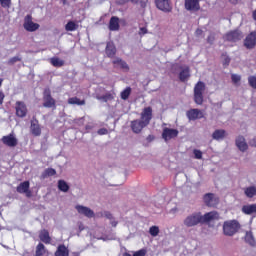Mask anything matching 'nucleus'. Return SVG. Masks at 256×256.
<instances>
[{"mask_svg": "<svg viewBox=\"0 0 256 256\" xmlns=\"http://www.w3.org/2000/svg\"><path fill=\"white\" fill-rule=\"evenodd\" d=\"M242 213H245V215H252V213H256V204L243 206Z\"/></svg>", "mask_w": 256, "mask_h": 256, "instance_id": "nucleus-27", "label": "nucleus"}, {"mask_svg": "<svg viewBox=\"0 0 256 256\" xmlns=\"http://www.w3.org/2000/svg\"><path fill=\"white\" fill-rule=\"evenodd\" d=\"M217 219H219V213L217 211L208 212L202 215V223L217 221Z\"/></svg>", "mask_w": 256, "mask_h": 256, "instance_id": "nucleus-19", "label": "nucleus"}, {"mask_svg": "<svg viewBox=\"0 0 256 256\" xmlns=\"http://www.w3.org/2000/svg\"><path fill=\"white\" fill-rule=\"evenodd\" d=\"M17 193H25L26 197H31V192L29 191V181H24L20 183L16 188Z\"/></svg>", "mask_w": 256, "mask_h": 256, "instance_id": "nucleus-18", "label": "nucleus"}, {"mask_svg": "<svg viewBox=\"0 0 256 256\" xmlns=\"http://www.w3.org/2000/svg\"><path fill=\"white\" fill-rule=\"evenodd\" d=\"M129 1H130V3H132L133 5H139V0H126L125 1V3H129Z\"/></svg>", "mask_w": 256, "mask_h": 256, "instance_id": "nucleus-50", "label": "nucleus"}, {"mask_svg": "<svg viewBox=\"0 0 256 256\" xmlns=\"http://www.w3.org/2000/svg\"><path fill=\"white\" fill-rule=\"evenodd\" d=\"M244 193L246 197H248L249 199H253V197L256 196V186H249L245 188Z\"/></svg>", "mask_w": 256, "mask_h": 256, "instance_id": "nucleus-28", "label": "nucleus"}, {"mask_svg": "<svg viewBox=\"0 0 256 256\" xmlns=\"http://www.w3.org/2000/svg\"><path fill=\"white\" fill-rule=\"evenodd\" d=\"M79 121H80V123H83V118H81Z\"/></svg>", "mask_w": 256, "mask_h": 256, "instance_id": "nucleus-60", "label": "nucleus"}, {"mask_svg": "<svg viewBox=\"0 0 256 256\" xmlns=\"http://www.w3.org/2000/svg\"><path fill=\"white\" fill-rule=\"evenodd\" d=\"M55 256H69V248L65 245H59L55 252Z\"/></svg>", "mask_w": 256, "mask_h": 256, "instance_id": "nucleus-26", "label": "nucleus"}, {"mask_svg": "<svg viewBox=\"0 0 256 256\" xmlns=\"http://www.w3.org/2000/svg\"><path fill=\"white\" fill-rule=\"evenodd\" d=\"M193 153L195 159H203V152H201V150L194 149Z\"/></svg>", "mask_w": 256, "mask_h": 256, "instance_id": "nucleus-41", "label": "nucleus"}, {"mask_svg": "<svg viewBox=\"0 0 256 256\" xmlns=\"http://www.w3.org/2000/svg\"><path fill=\"white\" fill-rule=\"evenodd\" d=\"M69 105H85V100H80L77 97H72L68 100Z\"/></svg>", "mask_w": 256, "mask_h": 256, "instance_id": "nucleus-34", "label": "nucleus"}, {"mask_svg": "<svg viewBox=\"0 0 256 256\" xmlns=\"http://www.w3.org/2000/svg\"><path fill=\"white\" fill-rule=\"evenodd\" d=\"M129 95H131V87H127L121 92V99L126 101V99H129Z\"/></svg>", "mask_w": 256, "mask_h": 256, "instance_id": "nucleus-37", "label": "nucleus"}, {"mask_svg": "<svg viewBox=\"0 0 256 256\" xmlns=\"http://www.w3.org/2000/svg\"><path fill=\"white\" fill-rule=\"evenodd\" d=\"M78 228H79V231H83V229H85V227L83 226V223H79Z\"/></svg>", "mask_w": 256, "mask_h": 256, "instance_id": "nucleus-55", "label": "nucleus"}, {"mask_svg": "<svg viewBox=\"0 0 256 256\" xmlns=\"http://www.w3.org/2000/svg\"><path fill=\"white\" fill-rule=\"evenodd\" d=\"M96 99H98V101H102V103H107V101H111V99H113V94L106 93L102 96H96Z\"/></svg>", "mask_w": 256, "mask_h": 256, "instance_id": "nucleus-32", "label": "nucleus"}, {"mask_svg": "<svg viewBox=\"0 0 256 256\" xmlns=\"http://www.w3.org/2000/svg\"><path fill=\"white\" fill-rule=\"evenodd\" d=\"M222 59H223V65H229V63L231 62V59L227 55H223Z\"/></svg>", "mask_w": 256, "mask_h": 256, "instance_id": "nucleus-45", "label": "nucleus"}, {"mask_svg": "<svg viewBox=\"0 0 256 256\" xmlns=\"http://www.w3.org/2000/svg\"><path fill=\"white\" fill-rule=\"evenodd\" d=\"M50 62L53 67H63V65H65V61L61 60L58 57L51 58Z\"/></svg>", "mask_w": 256, "mask_h": 256, "instance_id": "nucleus-30", "label": "nucleus"}, {"mask_svg": "<svg viewBox=\"0 0 256 256\" xmlns=\"http://www.w3.org/2000/svg\"><path fill=\"white\" fill-rule=\"evenodd\" d=\"M170 213H177V207L170 210Z\"/></svg>", "mask_w": 256, "mask_h": 256, "instance_id": "nucleus-57", "label": "nucleus"}, {"mask_svg": "<svg viewBox=\"0 0 256 256\" xmlns=\"http://www.w3.org/2000/svg\"><path fill=\"white\" fill-rule=\"evenodd\" d=\"M47 250H45V245L43 243H39L36 247V255L35 256H43L44 253H46Z\"/></svg>", "mask_w": 256, "mask_h": 256, "instance_id": "nucleus-36", "label": "nucleus"}, {"mask_svg": "<svg viewBox=\"0 0 256 256\" xmlns=\"http://www.w3.org/2000/svg\"><path fill=\"white\" fill-rule=\"evenodd\" d=\"M155 5L157 9L163 13H171V11H173L171 0H155Z\"/></svg>", "mask_w": 256, "mask_h": 256, "instance_id": "nucleus-6", "label": "nucleus"}, {"mask_svg": "<svg viewBox=\"0 0 256 256\" xmlns=\"http://www.w3.org/2000/svg\"><path fill=\"white\" fill-rule=\"evenodd\" d=\"M14 109L16 111V115L23 119V117H27V105L23 101H17L15 103Z\"/></svg>", "mask_w": 256, "mask_h": 256, "instance_id": "nucleus-8", "label": "nucleus"}, {"mask_svg": "<svg viewBox=\"0 0 256 256\" xmlns=\"http://www.w3.org/2000/svg\"><path fill=\"white\" fill-rule=\"evenodd\" d=\"M75 209L80 215H84V217H88V219L95 217V212H93V210L87 206L76 205Z\"/></svg>", "mask_w": 256, "mask_h": 256, "instance_id": "nucleus-10", "label": "nucleus"}, {"mask_svg": "<svg viewBox=\"0 0 256 256\" xmlns=\"http://www.w3.org/2000/svg\"><path fill=\"white\" fill-rule=\"evenodd\" d=\"M245 241L249 245H255V238L253 237V232H246Z\"/></svg>", "mask_w": 256, "mask_h": 256, "instance_id": "nucleus-35", "label": "nucleus"}, {"mask_svg": "<svg viewBox=\"0 0 256 256\" xmlns=\"http://www.w3.org/2000/svg\"><path fill=\"white\" fill-rule=\"evenodd\" d=\"M199 223H203V215L200 212L192 213L183 220L184 227L188 228L197 227Z\"/></svg>", "mask_w": 256, "mask_h": 256, "instance_id": "nucleus-3", "label": "nucleus"}, {"mask_svg": "<svg viewBox=\"0 0 256 256\" xmlns=\"http://www.w3.org/2000/svg\"><path fill=\"white\" fill-rule=\"evenodd\" d=\"M243 34L239 30L230 31L224 36V41H241Z\"/></svg>", "mask_w": 256, "mask_h": 256, "instance_id": "nucleus-11", "label": "nucleus"}, {"mask_svg": "<svg viewBox=\"0 0 256 256\" xmlns=\"http://www.w3.org/2000/svg\"><path fill=\"white\" fill-rule=\"evenodd\" d=\"M244 45L247 49H253V47H255V45H256V32H252L246 37V39L244 41Z\"/></svg>", "mask_w": 256, "mask_h": 256, "instance_id": "nucleus-16", "label": "nucleus"}, {"mask_svg": "<svg viewBox=\"0 0 256 256\" xmlns=\"http://www.w3.org/2000/svg\"><path fill=\"white\" fill-rule=\"evenodd\" d=\"M30 129L32 135H35L36 137H39V135H41V126H39V121H37V119H33L31 121Z\"/></svg>", "mask_w": 256, "mask_h": 256, "instance_id": "nucleus-21", "label": "nucleus"}, {"mask_svg": "<svg viewBox=\"0 0 256 256\" xmlns=\"http://www.w3.org/2000/svg\"><path fill=\"white\" fill-rule=\"evenodd\" d=\"M147 0H141L140 1V7H142L143 9H145V7H147Z\"/></svg>", "mask_w": 256, "mask_h": 256, "instance_id": "nucleus-49", "label": "nucleus"}, {"mask_svg": "<svg viewBox=\"0 0 256 256\" xmlns=\"http://www.w3.org/2000/svg\"><path fill=\"white\" fill-rule=\"evenodd\" d=\"M111 225H112V227H117V221L112 220V221H111Z\"/></svg>", "mask_w": 256, "mask_h": 256, "instance_id": "nucleus-56", "label": "nucleus"}, {"mask_svg": "<svg viewBox=\"0 0 256 256\" xmlns=\"http://www.w3.org/2000/svg\"><path fill=\"white\" fill-rule=\"evenodd\" d=\"M117 53V48L113 42H108L106 45V55L107 57L113 58Z\"/></svg>", "mask_w": 256, "mask_h": 256, "instance_id": "nucleus-23", "label": "nucleus"}, {"mask_svg": "<svg viewBox=\"0 0 256 256\" xmlns=\"http://www.w3.org/2000/svg\"><path fill=\"white\" fill-rule=\"evenodd\" d=\"M18 61H21V57L14 56L8 61V63L9 65H15V63H17Z\"/></svg>", "mask_w": 256, "mask_h": 256, "instance_id": "nucleus-42", "label": "nucleus"}, {"mask_svg": "<svg viewBox=\"0 0 256 256\" xmlns=\"http://www.w3.org/2000/svg\"><path fill=\"white\" fill-rule=\"evenodd\" d=\"M153 119V109L151 107H146L142 110L140 114V119L131 121L130 127L133 133L139 134L151 123Z\"/></svg>", "mask_w": 256, "mask_h": 256, "instance_id": "nucleus-1", "label": "nucleus"}, {"mask_svg": "<svg viewBox=\"0 0 256 256\" xmlns=\"http://www.w3.org/2000/svg\"><path fill=\"white\" fill-rule=\"evenodd\" d=\"M241 225L237 220H228L223 223V233L226 237H233L239 231Z\"/></svg>", "mask_w": 256, "mask_h": 256, "instance_id": "nucleus-2", "label": "nucleus"}, {"mask_svg": "<svg viewBox=\"0 0 256 256\" xmlns=\"http://www.w3.org/2000/svg\"><path fill=\"white\" fill-rule=\"evenodd\" d=\"M1 7H11V0H0Z\"/></svg>", "mask_w": 256, "mask_h": 256, "instance_id": "nucleus-43", "label": "nucleus"}, {"mask_svg": "<svg viewBox=\"0 0 256 256\" xmlns=\"http://www.w3.org/2000/svg\"><path fill=\"white\" fill-rule=\"evenodd\" d=\"M232 3H237V0H230Z\"/></svg>", "mask_w": 256, "mask_h": 256, "instance_id": "nucleus-59", "label": "nucleus"}, {"mask_svg": "<svg viewBox=\"0 0 256 256\" xmlns=\"http://www.w3.org/2000/svg\"><path fill=\"white\" fill-rule=\"evenodd\" d=\"M225 137H227V131L223 129H217L212 133V139H214V141H223Z\"/></svg>", "mask_w": 256, "mask_h": 256, "instance_id": "nucleus-22", "label": "nucleus"}, {"mask_svg": "<svg viewBox=\"0 0 256 256\" xmlns=\"http://www.w3.org/2000/svg\"><path fill=\"white\" fill-rule=\"evenodd\" d=\"M250 145L251 147H256V138H253L252 140H250Z\"/></svg>", "mask_w": 256, "mask_h": 256, "instance_id": "nucleus-53", "label": "nucleus"}, {"mask_svg": "<svg viewBox=\"0 0 256 256\" xmlns=\"http://www.w3.org/2000/svg\"><path fill=\"white\" fill-rule=\"evenodd\" d=\"M1 85H3V79L2 78H0V87H1Z\"/></svg>", "mask_w": 256, "mask_h": 256, "instance_id": "nucleus-58", "label": "nucleus"}, {"mask_svg": "<svg viewBox=\"0 0 256 256\" xmlns=\"http://www.w3.org/2000/svg\"><path fill=\"white\" fill-rule=\"evenodd\" d=\"M108 27L110 31H119V17L112 16Z\"/></svg>", "mask_w": 256, "mask_h": 256, "instance_id": "nucleus-24", "label": "nucleus"}, {"mask_svg": "<svg viewBox=\"0 0 256 256\" xmlns=\"http://www.w3.org/2000/svg\"><path fill=\"white\" fill-rule=\"evenodd\" d=\"M104 215L107 217V219H113V215H111L109 212H105Z\"/></svg>", "mask_w": 256, "mask_h": 256, "instance_id": "nucleus-54", "label": "nucleus"}, {"mask_svg": "<svg viewBox=\"0 0 256 256\" xmlns=\"http://www.w3.org/2000/svg\"><path fill=\"white\" fill-rule=\"evenodd\" d=\"M65 29L67 31H77V29H79V24L73 22V21H69L66 25H65Z\"/></svg>", "mask_w": 256, "mask_h": 256, "instance_id": "nucleus-33", "label": "nucleus"}, {"mask_svg": "<svg viewBox=\"0 0 256 256\" xmlns=\"http://www.w3.org/2000/svg\"><path fill=\"white\" fill-rule=\"evenodd\" d=\"M44 107H54L55 106V99H53V97H51V90H49V88H46L44 90Z\"/></svg>", "mask_w": 256, "mask_h": 256, "instance_id": "nucleus-14", "label": "nucleus"}, {"mask_svg": "<svg viewBox=\"0 0 256 256\" xmlns=\"http://www.w3.org/2000/svg\"><path fill=\"white\" fill-rule=\"evenodd\" d=\"M231 79H232V81H233L235 84H237V83H239V81H241V76H240V75H237V74H232V75H231Z\"/></svg>", "mask_w": 256, "mask_h": 256, "instance_id": "nucleus-44", "label": "nucleus"}, {"mask_svg": "<svg viewBox=\"0 0 256 256\" xmlns=\"http://www.w3.org/2000/svg\"><path fill=\"white\" fill-rule=\"evenodd\" d=\"M236 146L238 147L239 151H247L249 149V145H247V141H245V138L243 136H238L236 138Z\"/></svg>", "mask_w": 256, "mask_h": 256, "instance_id": "nucleus-20", "label": "nucleus"}, {"mask_svg": "<svg viewBox=\"0 0 256 256\" xmlns=\"http://www.w3.org/2000/svg\"><path fill=\"white\" fill-rule=\"evenodd\" d=\"M204 91H205V83L199 81L194 87V101L197 105H203Z\"/></svg>", "mask_w": 256, "mask_h": 256, "instance_id": "nucleus-4", "label": "nucleus"}, {"mask_svg": "<svg viewBox=\"0 0 256 256\" xmlns=\"http://www.w3.org/2000/svg\"><path fill=\"white\" fill-rule=\"evenodd\" d=\"M204 203L208 207H217L219 205V197L213 193L204 195Z\"/></svg>", "mask_w": 256, "mask_h": 256, "instance_id": "nucleus-9", "label": "nucleus"}, {"mask_svg": "<svg viewBox=\"0 0 256 256\" xmlns=\"http://www.w3.org/2000/svg\"><path fill=\"white\" fill-rule=\"evenodd\" d=\"M189 121H196V119H203V111L199 109H191L186 113Z\"/></svg>", "mask_w": 256, "mask_h": 256, "instance_id": "nucleus-15", "label": "nucleus"}, {"mask_svg": "<svg viewBox=\"0 0 256 256\" xmlns=\"http://www.w3.org/2000/svg\"><path fill=\"white\" fill-rule=\"evenodd\" d=\"M58 189L60 191H63V193H67V191H69V184H67V182H65V180H59L58 181Z\"/></svg>", "mask_w": 256, "mask_h": 256, "instance_id": "nucleus-31", "label": "nucleus"}, {"mask_svg": "<svg viewBox=\"0 0 256 256\" xmlns=\"http://www.w3.org/2000/svg\"><path fill=\"white\" fill-rule=\"evenodd\" d=\"M57 171H55V169L53 168H48L45 170V172L43 173V177H53V175H56Z\"/></svg>", "mask_w": 256, "mask_h": 256, "instance_id": "nucleus-39", "label": "nucleus"}, {"mask_svg": "<svg viewBox=\"0 0 256 256\" xmlns=\"http://www.w3.org/2000/svg\"><path fill=\"white\" fill-rule=\"evenodd\" d=\"M3 101H5V93L0 90V105L3 103Z\"/></svg>", "mask_w": 256, "mask_h": 256, "instance_id": "nucleus-48", "label": "nucleus"}, {"mask_svg": "<svg viewBox=\"0 0 256 256\" xmlns=\"http://www.w3.org/2000/svg\"><path fill=\"white\" fill-rule=\"evenodd\" d=\"M201 0H185L184 7L186 11H190V13H197L199 9H201V5L199 4Z\"/></svg>", "mask_w": 256, "mask_h": 256, "instance_id": "nucleus-7", "label": "nucleus"}, {"mask_svg": "<svg viewBox=\"0 0 256 256\" xmlns=\"http://www.w3.org/2000/svg\"><path fill=\"white\" fill-rule=\"evenodd\" d=\"M159 228L158 226H151L149 228V234L151 235V237H157V235H159Z\"/></svg>", "mask_w": 256, "mask_h": 256, "instance_id": "nucleus-38", "label": "nucleus"}, {"mask_svg": "<svg viewBox=\"0 0 256 256\" xmlns=\"http://www.w3.org/2000/svg\"><path fill=\"white\" fill-rule=\"evenodd\" d=\"M86 129H89V126H86Z\"/></svg>", "mask_w": 256, "mask_h": 256, "instance_id": "nucleus-61", "label": "nucleus"}, {"mask_svg": "<svg viewBox=\"0 0 256 256\" xmlns=\"http://www.w3.org/2000/svg\"><path fill=\"white\" fill-rule=\"evenodd\" d=\"M177 135H179V131L177 129L164 128L162 139H164V141H171V139H175Z\"/></svg>", "mask_w": 256, "mask_h": 256, "instance_id": "nucleus-12", "label": "nucleus"}, {"mask_svg": "<svg viewBox=\"0 0 256 256\" xmlns=\"http://www.w3.org/2000/svg\"><path fill=\"white\" fill-rule=\"evenodd\" d=\"M2 143L7 147H17L18 140L15 137V134L11 133L2 137Z\"/></svg>", "mask_w": 256, "mask_h": 256, "instance_id": "nucleus-13", "label": "nucleus"}, {"mask_svg": "<svg viewBox=\"0 0 256 256\" xmlns=\"http://www.w3.org/2000/svg\"><path fill=\"white\" fill-rule=\"evenodd\" d=\"M248 83L252 89H256V76H249Z\"/></svg>", "mask_w": 256, "mask_h": 256, "instance_id": "nucleus-40", "label": "nucleus"}, {"mask_svg": "<svg viewBox=\"0 0 256 256\" xmlns=\"http://www.w3.org/2000/svg\"><path fill=\"white\" fill-rule=\"evenodd\" d=\"M39 239L42 241V243L49 245V243H51V236H49V231L41 230L39 233Z\"/></svg>", "mask_w": 256, "mask_h": 256, "instance_id": "nucleus-25", "label": "nucleus"}, {"mask_svg": "<svg viewBox=\"0 0 256 256\" xmlns=\"http://www.w3.org/2000/svg\"><path fill=\"white\" fill-rule=\"evenodd\" d=\"M108 130L106 128H102L98 130V135H107Z\"/></svg>", "mask_w": 256, "mask_h": 256, "instance_id": "nucleus-46", "label": "nucleus"}, {"mask_svg": "<svg viewBox=\"0 0 256 256\" xmlns=\"http://www.w3.org/2000/svg\"><path fill=\"white\" fill-rule=\"evenodd\" d=\"M147 34V28L146 27H141L139 31V35H145Z\"/></svg>", "mask_w": 256, "mask_h": 256, "instance_id": "nucleus-47", "label": "nucleus"}, {"mask_svg": "<svg viewBox=\"0 0 256 256\" xmlns=\"http://www.w3.org/2000/svg\"><path fill=\"white\" fill-rule=\"evenodd\" d=\"M190 74H189V67H185L184 69L181 70L179 74V79L180 81H187L189 79Z\"/></svg>", "mask_w": 256, "mask_h": 256, "instance_id": "nucleus-29", "label": "nucleus"}, {"mask_svg": "<svg viewBox=\"0 0 256 256\" xmlns=\"http://www.w3.org/2000/svg\"><path fill=\"white\" fill-rule=\"evenodd\" d=\"M23 27L29 33H33L39 29V24L33 22V17L31 15H26L24 18Z\"/></svg>", "mask_w": 256, "mask_h": 256, "instance_id": "nucleus-5", "label": "nucleus"}, {"mask_svg": "<svg viewBox=\"0 0 256 256\" xmlns=\"http://www.w3.org/2000/svg\"><path fill=\"white\" fill-rule=\"evenodd\" d=\"M112 63L115 67L122 69L124 73H129V64H127V62H125L123 59L115 58Z\"/></svg>", "mask_w": 256, "mask_h": 256, "instance_id": "nucleus-17", "label": "nucleus"}, {"mask_svg": "<svg viewBox=\"0 0 256 256\" xmlns=\"http://www.w3.org/2000/svg\"><path fill=\"white\" fill-rule=\"evenodd\" d=\"M213 41H215V35H210L208 37V43H213Z\"/></svg>", "mask_w": 256, "mask_h": 256, "instance_id": "nucleus-51", "label": "nucleus"}, {"mask_svg": "<svg viewBox=\"0 0 256 256\" xmlns=\"http://www.w3.org/2000/svg\"><path fill=\"white\" fill-rule=\"evenodd\" d=\"M196 35H197V37H201V35H203V30L197 29L196 30Z\"/></svg>", "mask_w": 256, "mask_h": 256, "instance_id": "nucleus-52", "label": "nucleus"}]
</instances>
